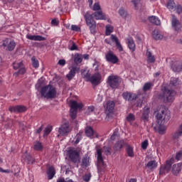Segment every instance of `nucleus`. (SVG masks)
Wrapping results in <instances>:
<instances>
[{
	"mask_svg": "<svg viewBox=\"0 0 182 182\" xmlns=\"http://www.w3.org/2000/svg\"><path fill=\"white\" fill-rule=\"evenodd\" d=\"M149 22H151V23H154V25H156L157 26H159V25H161V23L160 19L156 16H150L149 18Z\"/></svg>",
	"mask_w": 182,
	"mask_h": 182,
	"instance_id": "nucleus-33",
	"label": "nucleus"
},
{
	"mask_svg": "<svg viewBox=\"0 0 182 182\" xmlns=\"http://www.w3.org/2000/svg\"><path fill=\"white\" fill-rule=\"evenodd\" d=\"M82 178L85 182L90 181V178H92V173L85 174Z\"/></svg>",
	"mask_w": 182,
	"mask_h": 182,
	"instance_id": "nucleus-53",
	"label": "nucleus"
},
{
	"mask_svg": "<svg viewBox=\"0 0 182 182\" xmlns=\"http://www.w3.org/2000/svg\"><path fill=\"white\" fill-rule=\"evenodd\" d=\"M153 86H154V84L151 82H146L142 88L143 92H149V90H151L153 89Z\"/></svg>",
	"mask_w": 182,
	"mask_h": 182,
	"instance_id": "nucleus-34",
	"label": "nucleus"
},
{
	"mask_svg": "<svg viewBox=\"0 0 182 182\" xmlns=\"http://www.w3.org/2000/svg\"><path fill=\"white\" fill-rule=\"evenodd\" d=\"M124 143L123 141H118L114 145L115 150H120L123 147Z\"/></svg>",
	"mask_w": 182,
	"mask_h": 182,
	"instance_id": "nucleus-47",
	"label": "nucleus"
},
{
	"mask_svg": "<svg viewBox=\"0 0 182 182\" xmlns=\"http://www.w3.org/2000/svg\"><path fill=\"white\" fill-rule=\"evenodd\" d=\"M89 166H90V158L86 155L82 159L81 166L89 167Z\"/></svg>",
	"mask_w": 182,
	"mask_h": 182,
	"instance_id": "nucleus-29",
	"label": "nucleus"
},
{
	"mask_svg": "<svg viewBox=\"0 0 182 182\" xmlns=\"http://www.w3.org/2000/svg\"><path fill=\"white\" fill-rule=\"evenodd\" d=\"M2 46L6 49V50H9V52L14 50L16 46V43L14 40L6 38L3 41Z\"/></svg>",
	"mask_w": 182,
	"mask_h": 182,
	"instance_id": "nucleus-10",
	"label": "nucleus"
},
{
	"mask_svg": "<svg viewBox=\"0 0 182 182\" xmlns=\"http://www.w3.org/2000/svg\"><path fill=\"white\" fill-rule=\"evenodd\" d=\"M107 83L112 89H117L120 85V77L117 75H109L107 77Z\"/></svg>",
	"mask_w": 182,
	"mask_h": 182,
	"instance_id": "nucleus-7",
	"label": "nucleus"
},
{
	"mask_svg": "<svg viewBox=\"0 0 182 182\" xmlns=\"http://www.w3.org/2000/svg\"><path fill=\"white\" fill-rule=\"evenodd\" d=\"M118 14L123 19H126L127 16H129V13L127 12V10L124 9V7L119 8L118 10Z\"/></svg>",
	"mask_w": 182,
	"mask_h": 182,
	"instance_id": "nucleus-28",
	"label": "nucleus"
},
{
	"mask_svg": "<svg viewBox=\"0 0 182 182\" xmlns=\"http://www.w3.org/2000/svg\"><path fill=\"white\" fill-rule=\"evenodd\" d=\"M175 9H176L177 14H178V15H180V14H181V12H182V6H181V5L176 6Z\"/></svg>",
	"mask_w": 182,
	"mask_h": 182,
	"instance_id": "nucleus-60",
	"label": "nucleus"
},
{
	"mask_svg": "<svg viewBox=\"0 0 182 182\" xmlns=\"http://www.w3.org/2000/svg\"><path fill=\"white\" fill-rule=\"evenodd\" d=\"M96 155H97V167L98 170V173H105V170L107 167V165L105 164V161L103 159V156L102 154V149H99L96 146Z\"/></svg>",
	"mask_w": 182,
	"mask_h": 182,
	"instance_id": "nucleus-4",
	"label": "nucleus"
},
{
	"mask_svg": "<svg viewBox=\"0 0 182 182\" xmlns=\"http://www.w3.org/2000/svg\"><path fill=\"white\" fill-rule=\"evenodd\" d=\"M70 50H77V46H76V43H73L72 46L70 48Z\"/></svg>",
	"mask_w": 182,
	"mask_h": 182,
	"instance_id": "nucleus-64",
	"label": "nucleus"
},
{
	"mask_svg": "<svg viewBox=\"0 0 182 182\" xmlns=\"http://www.w3.org/2000/svg\"><path fill=\"white\" fill-rule=\"evenodd\" d=\"M126 151L129 157H134V151L133 150V147L128 145L126 149Z\"/></svg>",
	"mask_w": 182,
	"mask_h": 182,
	"instance_id": "nucleus-40",
	"label": "nucleus"
},
{
	"mask_svg": "<svg viewBox=\"0 0 182 182\" xmlns=\"http://www.w3.org/2000/svg\"><path fill=\"white\" fill-rule=\"evenodd\" d=\"M83 109V103L82 102H77L75 100L70 101V109L71 110H76L77 109Z\"/></svg>",
	"mask_w": 182,
	"mask_h": 182,
	"instance_id": "nucleus-21",
	"label": "nucleus"
},
{
	"mask_svg": "<svg viewBox=\"0 0 182 182\" xmlns=\"http://www.w3.org/2000/svg\"><path fill=\"white\" fill-rule=\"evenodd\" d=\"M85 134L87 137H93V135L95 134L93 128H92V127H87L85 128Z\"/></svg>",
	"mask_w": 182,
	"mask_h": 182,
	"instance_id": "nucleus-37",
	"label": "nucleus"
},
{
	"mask_svg": "<svg viewBox=\"0 0 182 182\" xmlns=\"http://www.w3.org/2000/svg\"><path fill=\"white\" fill-rule=\"evenodd\" d=\"M182 136V124L179 127L178 131H176L172 136L173 140L178 141Z\"/></svg>",
	"mask_w": 182,
	"mask_h": 182,
	"instance_id": "nucleus-31",
	"label": "nucleus"
},
{
	"mask_svg": "<svg viewBox=\"0 0 182 182\" xmlns=\"http://www.w3.org/2000/svg\"><path fill=\"white\" fill-rule=\"evenodd\" d=\"M23 159L26 161L27 164H33L35 163V159L26 152L23 155Z\"/></svg>",
	"mask_w": 182,
	"mask_h": 182,
	"instance_id": "nucleus-26",
	"label": "nucleus"
},
{
	"mask_svg": "<svg viewBox=\"0 0 182 182\" xmlns=\"http://www.w3.org/2000/svg\"><path fill=\"white\" fill-rule=\"evenodd\" d=\"M55 174H56V171L55 170V167L50 166L47 169V176L48 180H52L53 177H55Z\"/></svg>",
	"mask_w": 182,
	"mask_h": 182,
	"instance_id": "nucleus-25",
	"label": "nucleus"
},
{
	"mask_svg": "<svg viewBox=\"0 0 182 182\" xmlns=\"http://www.w3.org/2000/svg\"><path fill=\"white\" fill-rule=\"evenodd\" d=\"M147 147H149V140L146 139L141 143V149H143V150H146Z\"/></svg>",
	"mask_w": 182,
	"mask_h": 182,
	"instance_id": "nucleus-54",
	"label": "nucleus"
},
{
	"mask_svg": "<svg viewBox=\"0 0 182 182\" xmlns=\"http://www.w3.org/2000/svg\"><path fill=\"white\" fill-rule=\"evenodd\" d=\"M102 151L105 153V156H110V154H112V147L105 146L102 149Z\"/></svg>",
	"mask_w": 182,
	"mask_h": 182,
	"instance_id": "nucleus-42",
	"label": "nucleus"
},
{
	"mask_svg": "<svg viewBox=\"0 0 182 182\" xmlns=\"http://www.w3.org/2000/svg\"><path fill=\"white\" fill-rule=\"evenodd\" d=\"M174 163V158H171L166 161V164H162L159 168V176H166L171 170V166Z\"/></svg>",
	"mask_w": 182,
	"mask_h": 182,
	"instance_id": "nucleus-5",
	"label": "nucleus"
},
{
	"mask_svg": "<svg viewBox=\"0 0 182 182\" xmlns=\"http://www.w3.org/2000/svg\"><path fill=\"white\" fill-rule=\"evenodd\" d=\"M51 25H53V26H58V25H59V20H58V18H53L51 21Z\"/></svg>",
	"mask_w": 182,
	"mask_h": 182,
	"instance_id": "nucleus-61",
	"label": "nucleus"
},
{
	"mask_svg": "<svg viewBox=\"0 0 182 182\" xmlns=\"http://www.w3.org/2000/svg\"><path fill=\"white\" fill-rule=\"evenodd\" d=\"M158 123H160V120H164V122H168L170 120V111L166 108V107H162L161 109V113L159 112L156 116Z\"/></svg>",
	"mask_w": 182,
	"mask_h": 182,
	"instance_id": "nucleus-6",
	"label": "nucleus"
},
{
	"mask_svg": "<svg viewBox=\"0 0 182 182\" xmlns=\"http://www.w3.org/2000/svg\"><path fill=\"white\" fill-rule=\"evenodd\" d=\"M92 9H93V11H101L100 10V4L99 3L94 4Z\"/></svg>",
	"mask_w": 182,
	"mask_h": 182,
	"instance_id": "nucleus-57",
	"label": "nucleus"
},
{
	"mask_svg": "<svg viewBox=\"0 0 182 182\" xmlns=\"http://www.w3.org/2000/svg\"><path fill=\"white\" fill-rule=\"evenodd\" d=\"M114 28L112 25H107L105 27V35L106 36H109V35H111V33H112L113 31H114Z\"/></svg>",
	"mask_w": 182,
	"mask_h": 182,
	"instance_id": "nucleus-39",
	"label": "nucleus"
},
{
	"mask_svg": "<svg viewBox=\"0 0 182 182\" xmlns=\"http://www.w3.org/2000/svg\"><path fill=\"white\" fill-rule=\"evenodd\" d=\"M75 142L74 144H79V142L80 140H82V134H77V135L75 137Z\"/></svg>",
	"mask_w": 182,
	"mask_h": 182,
	"instance_id": "nucleus-52",
	"label": "nucleus"
},
{
	"mask_svg": "<svg viewBox=\"0 0 182 182\" xmlns=\"http://www.w3.org/2000/svg\"><path fill=\"white\" fill-rule=\"evenodd\" d=\"M71 29L74 31L75 32H80V28L79 26L76 25H72L71 26Z\"/></svg>",
	"mask_w": 182,
	"mask_h": 182,
	"instance_id": "nucleus-58",
	"label": "nucleus"
},
{
	"mask_svg": "<svg viewBox=\"0 0 182 182\" xmlns=\"http://www.w3.org/2000/svg\"><path fill=\"white\" fill-rule=\"evenodd\" d=\"M182 170V164L179 163L177 164H174L172 168V173L174 176H178L180 171Z\"/></svg>",
	"mask_w": 182,
	"mask_h": 182,
	"instance_id": "nucleus-23",
	"label": "nucleus"
},
{
	"mask_svg": "<svg viewBox=\"0 0 182 182\" xmlns=\"http://www.w3.org/2000/svg\"><path fill=\"white\" fill-rule=\"evenodd\" d=\"M152 36L155 41H161L163 38V35H161L157 30L153 31Z\"/></svg>",
	"mask_w": 182,
	"mask_h": 182,
	"instance_id": "nucleus-38",
	"label": "nucleus"
},
{
	"mask_svg": "<svg viewBox=\"0 0 182 182\" xmlns=\"http://www.w3.org/2000/svg\"><path fill=\"white\" fill-rule=\"evenodd\" d=\"M127 42L128 48L131 50V52H134V50H136V44L134 43V40H133V38H128L127 39Z\"/></svg>",
	"mask_w": 182,
	"mask_h": 182,
	"instance_id": "nucleus-22",
	"label": "nucleus"
},
{
	"mask_svg": "<svg viewBox=\"0 0 182 182\" xmlns=\"http://www.w3.org/2000/svg\"><path fill=\"white\" fill-rule=\"evenodd\" d=\"M132 2L133 3L135 9H139V8H141V0H132Z\"/></svg>",
	"mask_w": 182,
	"mask_h": 182,
	"instance_id": "nucleus-44",
	"label": "nucleus"
},
{
	"mask_svg": "<svg viewBox=\"0 0 182 182\" xmlns=\"http://www.w3.org/2000/svg\"><path fill=\"white\" fill-rule=\"evenodd\" d=\"M79 70H80V67L72 65L70 72L66 75L68 80H72L76 76V72H79Z\"/></svg>",
	"mask_w": 182,
	"mask_h": 182,
	"instance_id": "nucleus-13",
	"label": "nucleus"
},
{
	"mask_svg": "<svg viewBox=\"0 0 182 182\" xmlns=\"http://www.w3.org/2000/svg\"><path fill=\"white\" fill-rule=\"evenodd\" d=\"M13 68L15 70H18L16 73V75H25L26 73V69L23 67V63L22 61H16L13 63Z\"/></svg>",
	"mask_w": 182,
	"mask_h": 182,
	"instance_id": "nucleus-11",
	"label": "nucleus"
},
{
	"mask_svg": "<svg viewBox=\"0 0 182 182\" xmlns=\"http://www.w3.org/2000/svg\"><path fill=\"white\" fill-rule=\"evenodd\" d=\"M69 132H70V129L69 128V124L68 123L62 124L58 128V133L60 136H68Z\"/></svg>",
	"mask_w": 182,
	"mask_h": 182,
	"instance_id": "nucleus-14",
	"label": "nucleus"
},
{
	"mask_svg": "<svg viewBox=\"0 0 182 182\" xmlns=\"http://www.w3.org/2000/svg\"><path fill=\"white\" fill-rule=\"evenodd\" d=\"M146 58L148 63H154L156 62V57L149 50L146 51Z\"/></svg>",
	"mask_w": 182,
	"mask_h": 182,
	"instance_id": "nucleus-32",
	"label": "nucleus"
},
{
	"mask_svg": "<svg viewBox=\"0 0 182 182\" xmlns=\"http://www.w3.org/2000/svg\"><path fill=\"white\" fill-rule=\"evenodd\" d=\"M171 24L172 28H173V29L177 32L181 29V23H180V21H178L177 18L174 16L172 18Z\"/></svg>",
	"mask_w": 182,
	"mask_h": 182,
	"instance_id": "nucleus-19",
	"label": "nucleus"
},
{
	"mask_svg": "<svg viewBox=\"0 0 182 182\" xmlns=\"http://www.w3.org/2000/svg\"><path fill=\"white\" fill-rule=\"evenodd\" d=\"M26 39H29V41H36L38 42H42V41H46V38L42 36H38V35H30L27 34L26 36Z\"/></svg>",
	"mask_w": 182,
	"mask_h": 182,
	"instance_id": "nucleus-18",
	"label": "nucleus"
},
{
	"mask_svg": "<svg viewBox=\"0 0 182 182\" xmlns=\"http://www.w3.org/2000/svg\"><path fill=\"white\" fill-rule=\"evenodd\" d=\"M33 149L36 151H42L43 150V145H42V143L39 141H35L33 143Z\"/></svg>",
	"mask_w": 182,
	"mask_h": 182,
	"instance_id": "nucleus-35",
	"label": "nucleus"
},
{
	"mask_svg": "<svg viewBox=\"0 0 182 182\" xmlns=\"http://www.w3.org/2000/svg\"><path fill=\"white\" fill-rule=\"evenodd\" d=\"M92 66L95 68V72H96V73H99V67L100 66V63L95 60L92 64Z\"/></svg>",
	"mask_w": 182,
	"mask_h": 182,
	"instance_id": "nucleus-51",
	"label": "nucleus"
},
{
	"mask_svg": "<svg viewBox=\"0 0 182 182\" xmlns=\"http://www.w3.org/2000/svg\"><path fill=\"white\" fill-rule=\"evenodd\" d=\"M70 116L73 120H75L76 119V117L77 116V111L75 109H70Z\"/></svg>",
	"mask_w": 182,
	"mask_h": 182,
	"instance_id": "nucleus-50",
	"label": "nucleus"
},
{
	"mask_svg": "<svg viewBox=\"0 0 182 182\" xmlns=\"http://www.w3.org/2000/svg\"><path fill=\"white\" fill-rule=\"evenodd\" d=\"M171 68L173 72H177L178 73L182 72V62L174 61L171 64Z\"/></svg>",
	"mask_w": 182,
	"mask_h": 182,
	"instance_id": "nucleus-16",
	"label": "nucleus"
},
{
	"mask_svg": "<svg viewBox=\"0 0 182 182\" xmlns=\"http://www.w3.org/2000/svg\"><path fill=\"white\" fill-rule=\"evenodd\" d=\"M176 95H177V92L173 90H170L168 87H164L161 88V92L159 94L158 98L163 100L164 103H173Z\"/></svg>",
	"mask_w": 182,
	"mask_h": 182,
	"instance_id": "nucleus-2",
	"label": "nucleus"
},
{
	"mask_svg": "<svg viewBox=\"0 0 182 182\" xmlns=\"http://www.w3.org/2000/svg\"><path fill=\"white\" fill-rule=\"evenodd\" d=\"M93 16L97 21H106V15L103 14L102 10L95 11L92 14L87 11L86 14H84V18L87 26H88L90 29V33H92V35H96V21L93 18Z\"/></svg>",
	"mask_w": 182,
	"mask_h": 182,
	"instance_id": "nucleus-1",
	"label": "nucleus"
},
{
	"mask_svg": "<svg viewBox=\"0 0 182 182\" xmlns=\"http://www.w3.org/2000/svg\"><path fill=\"white\" fill-rule=\"evenodd\" d=\"M166 8L169 11H174V9H176V3L174 2V0H168L166 4Z\"/></svg>",
	"mask_w": 182,
	"mask_h": 182,
	"instance_id": "nucleus-36",
	"label": "nucleus"
},
{
	"mask_svg": "<svg viewBox=\"0 0 182 182\" xmlns=\"http://www.w3.org/2000/svg\"><path fill=\"white\" fill-rule=\"evenodd\" d=\"M81 75L83 77V79H85L87 80V82H89V80H90V74L89 73V71L84 70L82 71Z\"/></svg>",
	"mask_w": 182,
	"mask_h": 182,
	"instance_id": "nucleus-41",
	"label": "nucleus"
},
{
	"mask_svg": "<svg viewBox=\"0 0 182 182\" xmlns=\"http://www.w3.org/2000/svg\"><path fill=\"white\" fill-rule=\"evenodd\" d=\"M102 80V75L100 74V73H95L94 75H92L90 80L88 82H90L92 85H95V86H97L100 83Z\"/></svg>",
	"mask_w": 182,
	"mask_h": 182,
	"instance_id": "nucleus-12",
	"label": "nucleus"
},
{
	"mask_svg": "<svg viewBox=\"0 0 182 182\" xmlns=\"http://www.w3.org/2000/svg\"><path fill=\"white\" fill-rule=\"evenodd\" d=\"M169 85L171 87L178 86V78H176V77L171 78Z\"/></svg>",
	"mask_w": 182,
	"mask_h": 182,
	"instance_id": "nucleus-46",
	"label": "nucleus"
},
{
	"mask_svg": "<svg viewBox=\"0 0 182 182\" xmlns=\"http://www.w3.org/2000/svg\"><path fill=\"white\" fill-rule=\"evenodd\" d=\"M110 38H111V41H112V42L115 43V45L117 46V48L118 49V50L119 52H123V46L120 43V41H119V38H117V36L112 34Z\"/></svg>",
	"mask_w": 182,
	"mask_h": 182,
	"instance_id": "nucleus-20",
	"label": "nucleus"
},
{
	"mask_svg": "<svg viewBox=\"0 0 182 182\" xmlns=\"http://www.w3.org/2000/svg\"><path fill=\"white\" fill-rule=\"evenodd\" d=\"M114 101H108L106 104L105 112L107 114H111L112 113H114Z\"/></svg>",
	"mask_w": 182,
	"mask_h": 182,
	"instance_id": "nucleus-17",
	"label": "nucleus"
},
{
	"mask_svg": "<svg viewBox=\"0 0 182 182\" xmlns=\"http://www.w3.org/2000/svg\"><path fill=\"white\" fill-rule=\"evenodd\" d=\"M31 62L33 68H35L36 69L37 68H39V61L36 60L35 57L31 58Z\"/></svg>",
	"mask_w": 182,
	"mask_h": 182,
	"instance_id": "nucleus-48",
	"label": "nucleus"
},
{
	"mask_svg": "<svg viewBox=\"0 0 182 182\" xmlns=\"http://www.w3.org/2000/svg\"><path fill=\"white\" fill-rule=\"evenodd\" d=\"M117 134L118 132H114L112 135L110 136V140H112V141H114V140H116L117 139Z\"/></svg>",
	"mask_w": 182,
	"mask_h": 182,
	"instance_id": "nucleus-56",
	"label": "nucleus"
},
{
	"mask_svg": "<svg viewBox=\"0 0 182 182\" xmlns=\"http://www.w3.org/2000/svg\"><path fill=\"white\" fill-rule=\"evenodd\" d=\"M105 59L107 62H109V63H112L113 65L119 63V58H117V55H115L112 50H109L105 54Z\"/></svg>",
	"mask_w": 182,
	"mask_h": 182,
	"instance_id": "nucleus-9",
	"label": "nucleus"
},
{
	"mask_svg": "<svg viewBox=\"0 0 182 182\" xmlns=\"http://www.w3.org/2000/svg\"><path fill=\"white\" fill-rule=\"evenodd\" d=\"M9 110L11 112V113H16V112H18V105L9 107Z\"/></svg>",
	"mask_w": 182,
	"mask_h": 182,
	"instance_id": "nucleus-55",
	"label": "nucleus"
},
{
	"mask_svg": "<svg viewBox=\"0 0 182 182\" xmlns=\"http://www.w3.org/2000/svg\"><path fill=\"white\" fill-rule=\"evenodd\" d=\"M50 132H52V128H46L44 130V136H48L50 134Z\"/></svg>",
	"mask_w": 182,
	"mask_h": 182,
	"instance_id": "nucleus-59",
	"label": "nucleus"
},
{
	"mask_svg": "<svg viewBox=\"0 0 182 182\" xmlns=\"http://www.w3.org/2000/svg\"><path fill=\"white\" fill-rule=\"evenodd\" d=\"M18 113H23V112H26L28 108L23 105H17Z\"/></svg>",
	"mask_w": 182,
	"mask_h": 182,
	"instance_id": "nucleus-49",
	"label": "nucleus"
},
{
	"mask_svg": "<svg viewBox=\"0 0 182 182\" xmlns=\"http://www.w3.org/2000/svg\"><path fill=\"white\" fill-rule=\"evenodd\" d=\"M127 121L129 122V123H132L136 120V116L134 114L129 113L128 116L126 117Z\"/></svg>",
	"mask_w": 182,
	"mask_h": 182,
	"instance_id": "nucleus-45",
	"label": "nucleus"
},
{
	"mask_svg": "<svg viewBox=\"0 0 182 182\" xmlns=\"http://www.w3.org/2000/svg\"><path fill=\"white\" fill-rule=\"evenodd\" d=\"M157 166H159V164L156 160L149 161L146 164V167L149 168V170H151V171H153V170H156V168L157 167Z\"/></svg>",
	"mask_w": 182,
	"mask_h": 182,
	"instance_id": "nucleus-24",
	"label": "nucleus"
},
{
	"mask_svg": "<svg viewBox=\"0 0 182 182\" xmlns=\"http://www.w3.org/2000/svg\"><path fill=\"white\" fill-rule=\"evenodd\" d=\"M82 62H83V55L77 53H75L74 55V63L75 65H80Z\"/></svg>",
	"mask_w": 182,
	"mask_h": 182,
	"instance_id": "nucleus-27",
	"label": "nucleus"
},
{
	"mask_svg": "<svg viewBox=\"0 0 182 182\" xmlns=\"http://www.w3.org/2000/svg\"><path fill=\"white\" fill-rule=\"evenodd\" d=\"M122 97L128 102H133V100H136L139 97L134 93L125 92H123Z\"/></svg>",
	"mask_w": 182,
	"mask_h": 182,
	"instance_id": "nucleus-15",
	"label": "nucleus"
},
{
	"mask_svg": "<svg viewBox=\"0 0 182 182\" xmlns=\"http://www.w3.org/2000/svg\"><path fill=\"white\" fill-rule=\"evenodd\" d=\"M68 156L70 160L73 163H80V154L79 151L76 149H70L68 151Z\"/></svg>",
	"mask_w": 182,
	"mask_h": 182,
	"instance_id": "nucleus-8",
	"label": "nucleus"
},
{
	"mask_svg": "<svg viewBox=\"0 0 182 182\" xmlns=\"http://www.w3.org/2000/svg\"><path fill=\"white\" fill-rule=\"evenodd\" d=\"M166 126L163 124H159V126L158 127V132L159 134H164L166 133Z\"/></svg>",
	"mask_w": 182,
	"mask_h": 182,
	"instance_id": "nucleus-43",
	"label": "nucleus"
},
{
	"mask_svg": "<svg viewBox=\"0 0 182 182\" xmlns=\"http://www.w3.org/2000/svg\"><path fill=\"white\" fill-rule=\"evenodd\" d=\"M150 113V108L145 107L144 108V111L142 113V117L141 119L144 121V122H147V120H149V114Z\"/></svg>",
	"mask_w": 182,
	"mask_h": 182,
	"instance_id": "nucleus-30",
	"label": "nucleus"
},
{
	"mask_svg": "<svg viewBox=\"0 0 182 182\" xmlns=\"http://www.w3.org/2000/svg\"><path fill=\"white\" fill-rule=\"evenodd\" d=\"M40 93L45 99H55L56 97V87L52 85H48L41 89Z\"/></svg>",
	"mask_w": 182,
	"mask_h": 182,
	"instance_id": "nucleus-3",
	"label": "nucleus"
},
{
	"mask_svg": "<svg viewBox=\"0 0 182 182\" xmlns=\"http://www.w3.org/2000/svg\"><path fill=\"white\" fill-rule=\"evenodd\" d=\"M182 157V151H179L178 153H176V159L178 161V160H181Z\"/></svg>",
	"mask_w": 182,
	"mask_h": 182,
	"instance_id": "nucleus-62",
	"label": "nucleus"
},
{
	"mask_svg": "<svg viewBox=\"0 0 182 182\" xmlns=\"http://www.w3.org/2000/svg\"><path fill=\"white\" fill-rule=\"evenodd\" d=\"M92 112H95V107L93 106H90L87 109V112L88 114H90V113H92Z\"/></svg>",
	"mask_w": 182,
	"mask_h": 182,
	"instance_id": "nucleus-63",
	"label": "nucleus"
}]
</instances>
